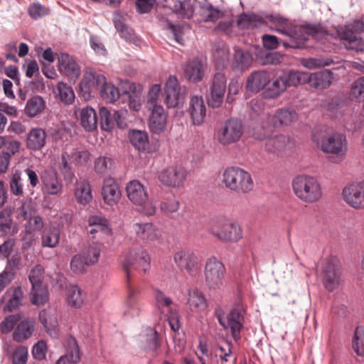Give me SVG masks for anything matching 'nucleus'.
<instances>
[{
  "instance_id": "1",
  "label": "nucleus",
  "mask_w": 364,
  "mask_h": 364,
  "mask_svg": "<svg viewBox=\"0 0 364 364\" xmlns=\"http://www.w3.org/2000/svg\"><path fill=\"white\" fill-rule=\"evenodd\" d=\"M222 176V182L225 188L236 193H247L254 188L250 173L238 166L227 167Z\"/></svg>"
},
{
  "instance_id": "2",
  "label": "nucleus",
  "mask_w": 364,
  "mask_h": 364,
  "mask_svg": "<svg viewBox=\"0 0 364 364\" xmlns=\"http://www.w3.org/2000/svg\"><path fill=\"white\" fill-rule=\"evenodd\" d=\"M292 188L295 196L301 201L313 203L321 196V187L317 179L309 175L296 176L292 181Z\"/></svg>"
},
{
  "instance_id": "3",
  "label": "nucleus",
  "mask_w": 364,
  "mask_h": 364,
  "mask_svg": "<svg viewBox=\"0 0 364 364\" xmlns=\"http://www.w3.org/2000/svg\"><path fill=\"white\" fill-rule=\"evenodd\" d=\"M312 140L324 153L337 156L346 154L347 140L346 135L341 133L315 132L313 133Z\"/></svg>"
},
{
  "instance_id": "4",
  "label": "nucleus",
  "mask_w": 364,
  "mask_h": 364,
  "mask_svg": "<svg viewBox=\"0 0 364 364\" xmlns=\"http://www.w3.org/2000/svg\"><path fill=\"white\" fill-rule=\"evenodd\" d=\"M121 263L125 273L132 271L146 273L150 269L151 257L144 248H134L123 254Z\"/></svg>"
},
{
  "instance_id": "5",
  "label": "nucleus",
  "mask_w": 364,
  "mask_h": 364,
  "mask_svg": "<svg viewBox=\"0 0 364 364\" xmlns=\"http://www.w3.org/2000/svg\"><path fill=\"white\" fill-rule=\"evenodd\" d=\"M211 233L220 240L226 242H237L242 238V230L235 221L230 219H219L210 228Z\"/></svg>"
},
{
  "instance_id": "6",
  "label": "nucleus",
  "mask_w": 364,
  "mask_h": 364,
  "mask_svg": "<svg viewBox=\"0 0 364 364\" xmlns=\"http://www.w3.org/2000/svg\"><path fill=\"white\" fill-rule=\"evenodd\" d=\"M244 134L241 119L230 118L225 120L218 131V140L220 144L228 146L239 141Z\"/></svg>"
},
{
  "instance_id": "7",
  "label": "nucleus",
  "mask_w": 364,
  "mask_h": 364,
  "mask_svg": "<svg viewBox=\"0 0 364 364\" xmlns=\"http://www.w3.org/2000/svg\"><path fill=\"white\" fill-rule=\"evenodd\" d=\"M187 93L186 87H180L175 75H170L166 80L164 87V102L168 108H174L183 105Z\"/></svg>"
},
{
  "instance_id": "8",
  "label": "nucleus",
  "mask_w": 364,
  "mask_h": 364,
  "mask_svg": "<svg viewBox=\"0 0 364 364\" xmlns=\"http://www.w3.org/2000/svg\"><path fill=\"white\" fill-rule=\"evenodd\" d=\"M174 262L182 272L188 273L200 270V264L196 254L190 249H183L174 255Z\"/></svg>"
},
{
  "instance_id": "9",
  "label": "nucleus",
  "mask_w": 364,
  "mask_h": 364,
  "mask_svg": "<svg viewBox=\"0 0 364 364\" xmlns=\"http://www.w3.org/2000/svg\"><path fill=\"white\" fill-rule=\"evenodd\" d=\"M217 318L224 328L230 330L232 337L235 341L240 339L243 316L239 310L232 309L227 316L218 314Z\"/></svg>"
},
{
  "instance_id": "10",
  "label": "nucleus",
  "mask_w": 364,
  "mask_h": 364,
  "mask_svg": "<svg viewBox=\"0 0 364 364\" xmlns=\"http://www.w3.org/2000/svg\"><path fill=\"white\" fill-rule=\"evenodd\" d=\"M104 75L97 73H86L79 85L80 92L85 100L90 99L96 91L100 90L104 82Z\"/></svg>"
},
{
  "instance_id": "11",
  "label": "nucleus",
  "mask_w": 364,
  "mask_h": 364,
  "mask_svg": "<svg viewBox=\"0 0 364 364\" xmlns=\"http://www.w3.org/2000/svg\"><path fill=\"white\" fill-rule=\"evenodd\" d=\"M186 176V171L183 167L171 166L161 171L159 179L164 185L176 188L183 184Z\"/></svg>"
},
{
  "instance_id": "12",
  "label": "nucleus",
  "mask_w": 364,
  "mask_h": 364,
  "mask_svg": "<svg viewBox=\"0 0 364 364\" xmlns=\"http://www.w3.org/2000/svg\"><path fill=\"white\" fill-rule=\"evenodd\" d=\"M206 111V106L201 95L191 96L186 112L189 114L193 125L200 126L204 123Z\"/></svg>"
},
{
  "instance_id": "13",
  "label": "nucleus",
  "mask_w": 364,
  "mask_h": 364,
  "mask_svg": "<svg viewBox=\"0 0 364 364\" xmlns=\"http://www.w3.org/2000/svg\"><path fill=\"white\" fill-rule=\"evenodd\" d=\"M41 274H30L29 280L32 284L31 300L33 305L42 306L49 300V294L47 286L43 283L41 279Z\"/></svg>"
},
{
  "instance_id": "14",
  "label": "nucleus",
  "mask_w": 364,
  "mask_h": 364,
  "mask_svg": "<svg viewBox=\"0 0 364 364\" xmlns=\"http://www.w3.org/2000/svg\"><path fill=\"white\" fill-rule=\"evenodd\" d=\"M267 21L262 12H242L237 16L236 26L240 30L255 29L262 26H267Z\"/></svg>"
},
{
  "instance_id": "15",
  "label": "nucleus",
  "mask_w": 364,
  "mask_h": 364,
  "mask_svg": "<svg viewBox=\"0 0 364 364\" xmlns=\"http://www.w3.org/2000/svg\"><path fill=\"white\" fill-rule=\"evenodd\" d=\"M148 120L149 130L154 134H160L166 129L167 124V114L164 107L159 105H154Z\"/></svg>"
},
{
  "instance_id": "16",
  "label": "nucleus",
  "mask_w": 364,
  "mask_h": 364,
  "mask_svg": "<svg viewBox=\"0 0 364 364\" xmlns=\"http://www.w3.org/2000/svg\"><path fill=\"white\" fill-rule=\"evenodd\" d=\"M58 70L73 82H75L80 74V66L68 53H61L58 58Z\"/></svg>"
},
{
  "instance_id": "17",
  "label": "nucleus",
  "mask_w": 364,
  "mask_h": 364,
  "mask_svg": "<svg viewBox=\"0 0 364 364\" xmlns=\"http://www.w3.org/2000/svg\"><path fill=\"white\" fill-rule=\"evenodd\" d=\"M269 82V73L267 70H255L247 77L245 89L251 93H258Z\"/></svg>"
},
{
  "instance_id": "18",
  "label": "nucleus",
  "mask_w": 364,
  "mask_h": 364,
  "mask_svg": "<svg viewBox=\"0 0 364 364\" xmlns=\"http://www.w3.org/2000/svg\"><path fill=\"white\" fill-rule=\"evenodd\" d=\"M128 198L136 205H143L148 200L146 187L138 180L129 181L126 187Z\"/></svg>"
},
{
  "instance_id": "19",
  "label": "nucleus",
  "mask_w": 364,
  "mask_h": 364,
  "mask_svg": "<svg viewBox=\"0 0 364 364\" xmlns=\"http://www.w3.org/2000/svg\"><path fill=\"white\" fill-rule=\"evenodd\" d=\"M102 196L105 203L109 205L117 203L121 198L119 186L112 177L105 178L102 187Z\"/></svg>"
},
{
  "instance_id": "20",
  "label": "nucleus",
  "mask_w": 364,
  "mask_h": 364,
  "mask_svg": "<svg viewBox=\"0 0 364 364\" xmlns=\"http://www.w3.org/2000/svg\"><path fill=\"white\" fill-rule=\"evenodd\" d=\"M183 74L185 78L192 83L200 82L205 76L202 61L198 58L187 60L184 65Z\"/></svg>"
},
{
  "instance_id": "21",
  "label": "nucleus",
  "mask_w": 364,
  "mask_h": 364,
  "mask_svg": "<svg viewBox=\"0 0 364 364\" xmlns=\"http://www.w3.org/2000/svg\"><path fill=\"white\" fill-rule=\"evenodd\" d=\"M345 201L354 208H364V196L362 187L358 183H352L343 190Z\"/></svg>"
},
{
  "instance_id": "22",
  "label": "nucleus",
  "mask_w": 364,
  "mask_h": 364,
  "mask_svg": "<svg viewBox=\"0 0 364 364\" xmlns=\"http://www.w3.org/2000/svg\"><path fill=\"white\" fill-rule=\"evenodd\" d=\"M199 16V20L205 23L216 22L223 15V13L218 7H215L208 0L200 2L198 9L196 13Z\"/></svg>"
},
{
  "instance_id": "23",
  "label": "nucleus",
  "mask_w": 364,
  "mask_h": 364,
  "mask_svg": "<svg viewBox=\"0 0 364 364\" xmlns=\"http://www.w3.org/2000/svg\"><path fill=\"white\" fill-rule=\"evenodd\" d=\"M333 80V73L330 70L325 69L309 75L306 74V82H307L311 87L323 90L329 87Z\"/></svg>"
},
{
  "instance_id": "24",
  "label": "nucleus",
  "mask_w": 364,
  "mask_h": 364,
  "mask_svg": "<svg viewBox=\"0 0 364 364\" xmlns=\"http://www.w3.org/2000/svg\"><path fill=\"white\" fill-rule=\"evenodd\" d=\"M36 326V321L31 318H26L21 321L14 329L12 337L18 342L22 343L31 337Z\"/></svg>"
},
{
  "instance_id": "25",
  "label": "nucleus",
  "mask_w": 364,
  "mask_h": 364,
  "mask_svg": "<svg viewBox=\"0 0 364 364\" xmlns=\"http://www.w3.org/2000/svg\"><path fill=\"white\" fill-rule=\"evenodd\" d=\"M47 134L41 128H32L27 134L26 145L27 149L32 151L42 149L46 143Z\"/></svg>"
},
{
  "instance_id": "26",
  "label": "nucleus",
  "mask_w": 364,
  "mask_h": 364,
  "mask_svg": "<svg viewBox=\"0 0 364 364\" xmlns=\"http://www.w3.org/2000/svg\"><path fill=\"white\" fill-rule=\"evenodd\" d=\"M289 32V42H282V46L285 48H301L309 40V38L304 33V29L301 28V26L294 22L291 23Z\"/></svg>"
},
{
  "instance_id": "27",
  "label": "nucleus",
  "mask_w": 364,
  "mask_h": 364,
  "mask_svg": "<svg viewBox=\"0 0 364 364\" xmlns=\"http://www.w3.org/2000/svg\"><path fill=\"white\" fill-rule=\"evenodd\" d=\"M65 347L66 354L61 356L56 364H72L79 362L80 354L75 338L73 336L68 337L65 341Z\"/></svg>"
},
{
  "instance_id": "28",
  "label": "nucleus",
  "mask_w": 364,
  "mask_h": 364,
  "mask_svg": "<svg viewBox=\"0 0 364 364\" xmlns=\"http://www.w3.org/2000/svg\"><path fill=\"white\" fill-rule=\"evenodd\" d=\"M88 225L90 228L87 232L90 235L100 233L102 235H112V228L109 227V220L105 217L99 215H91L87 220Z\"/></svg>"
},
{
  "instance_id": "29",
  "label": "nucleus",
  "mask_w": 364,
  "mask_h": 364,
  "mask_svg": "<svg viewBox=\"0 0 364 364\" xmlns=\"http://www.w3.org/2000/svg\"><path fill=\"white\" fill-rule=\"evenodd\" d=\"M8 297L6 304L4 307V311L12 312L23 305V292L21 287H11L6 291L5 294L1 299Z\"/></svg>"
},
{
  "instance_id": "30",
  "label": "nucleus",
  "mask_w": 364,
  "mask_h": 364,
  "mask_svg": "<svg viewBox=\"0 0 364 364\" xmlns=\"http://www.w3.org/2000/svg\"><path fill=\"white\" fill-rule=\"evenodd\" d=\"M86 292L77 285L70 286L66 291V301L68 306L75 309L81 308L87 302Z\"/></svg>"
},
{
  "instance_id": "31",
  "label": "nucleus",
  "mask_w": 364,
  "mask_h": 364,
  "mask_svg": "<svg viewBox=\"0 0 364 364\" xmlns=\"http://www.w3.org/2000/svg\"><path fill=\"white\" fill-rule=\"evenodd\" d=\"M39 320L48 333L53 337L58 336L59 325L56 314L42 310L39 313Z\"/></svg>"
},
{
  "instance_id": "32",
  "label": "nucleus",
  "mask_w": 364,
  "mask_h": 364,
  "mask_svg": "<svg viewBox=\"0 0 364 364\" xmlns=\"http://www.w3.org/2000/svg\"><path fill=\"white\" fill-rule=\"evenodd\" d=\"M80 124L87 132H92L97 127V117L95 110L87 106L80 112Z\"/></svg>"
},
{
  "instance_id": "33",
  "label": "nucleus",
  "mask_w": 364,
  "mask_h": 364,
  "mask_svg": "<svg viewBox=\"0 0 364 364\" xmlns=\"http://www.w3.org/2000/svg\"><path fill=\"white\" fill-rule=\"evenodd\" d=\"M286 90L282 78L280 75L275 77L272 82L266 85L262 91V97L266 100L276 99L279 97Z\"/></svg>"
},
{
  "instance_id": "34",
  "label": "nucleus",
  "mask_w": 364,
  "mask_h": 364,
  "mask_svg": "<svg viewBox=\"0 0 364 364\" xmlns=\"http://www.w3.org/2000/svg\"><path fill=\"white\" fill-rule=\"evenodd\" d=\"M75 196L78 203L87 205L92 200V188L90 183L87 180L76 182Z\"/></svg>"
},
{
  "instance_id": "35",
  "label": "nucleus",
  "mask_w": 364,
  "mask_h": 364,
  "mask_svg": "<svg viewBox=\"0 0 364 364\" xmlns=\"http://www.w3.org/2000/svg\"><path fill=\"white\" fill-rule=\"evenodd\" d=\"M187 304L190 310L196 313L204 311L208 306L203 294L196 289L189 291Z\"/></svg>"
},
{
  "instance_id": "36",
  "label": "nucleus",
  "mask_w": 364,
  "mask_h": 364,
  "mask_svg": "<svg viewBox=\"0 0 364 364\" xmlns=\"http://www.w3.org/2000/svg\"><path fill=\"white\" fill-rule=\"evenodd\" d=\"M252 60L250 52L242 49L235 50L231 67L234 70L244 71L250 68Z\"/></svg>"
},
{
  "instance_id": "37",
  "label": "nucleus",
  "mask_w": 364,
  "mask_h": 364,
  "mask_svg": "<svg viewBox=\"0 0 364 364\" xmlns=\"http://www.w3.org/2000/svg\"><path fill=\"white\" fill-rule=\"evenodd\" d=\"M100 97L107 103H114L119 99L120 92L113 83L107 82L104 76V82L99 90Z\"/></svg>"
},
{
  "instance_id": "38",
  "label": "nucleus",
  "mask_w": 364,
  "mask_h": 364,
  "mask_svg": "<svg viewBox=\"0 0 364 364\" xmlns=\"http://www.w3.org/2000/svg\"><path fill=\"white\" fill-rule=\"evenodd\" d=\"M199 3L198 0H177L173 5V11L183 18L190 19L196 14V8Z\"/></svg>"
},
{
  "instance_id": "39",
  "label": "nucleus",
  "mask_w": 364,
  "mask_h": 364,
  "mask_svg": "<svg viewBox=\"0 0 364 364\" xmlns=\"http://www.w3.org/2000/svg\"><path fill=\"white\" fill-rule=\"evenodd\" d=\"M46 109V102L40 95H35L28 100L24 108L26 116L33 118L43 112Z\"/></svg>"
},
{
  "instance_id": "40",
  "label": "nucleus",
  "mask_w": 364,
  "mask_h": 364,
  "mask_svg": "<svg viewBox=\"0 0 364 364\" xmlns=\"http://www.w3.org/2000/svg\"><path fill=\"white\" fill-rule=\"evenodd\" d=\"M129 138L132 145L140 151H149V136L146 131L132 129L129 131Z\"/></svg>"
},
{
  "instance_id": "41",
  "label": "nucleus",
  "mask_w": 364,
  "mask_h": 364,
  "mask_svg": "<svg viewBox=\"0 0 364 364\" xmlns=\"http://www.w3.org/2000/svg\"><path fill=\"white\" fill-rule=\"evenodd\" d=\"M297 117L296 112L289 108H281L272 116V122L274 127L289 125Z\"/></svg>"
},
{
  "instance_id": "42",
  "label": "nucleus",
  "mask_w": 364,
  "mask_h": 364,
  "mask_svg": "<svg viewBox=\"0 0 364 364\" xmlns=\"http://www.w3.org/2000/svg\"><path fill=\"white\" fill-rule=\"evenodd\" d=\"M42 246L53 248L60 240V230L54 226L46 228L41 235Z\"/></svg>"
},
{
  "instance_id": "43",
  "label": "nucleus",
  "mask_w": 364,
  "mask_h": 364,
  "mask_svg": "<svg viewBox=\"0 0 364 364\" xmlns=\"http://www.w3.org/2000/svg\"><path fill=\"white\" fill-rule=\"evenodd\" d=\"M285 88L291 86H297L306 80V74L295 70H289L280 75Z\"/></svg>"
},
{
  "instance_id": "44",
  "label": "nucleus",
  "mask_w": 364,
  "mask_h": 364,
  "mask_svg": "<svg viewBox=\"0 0 364 364\" xmlns=\"http://www.w3.org/2000/svg\"><path fill=\"white\" fill-rule=\"evenodd\" d=\"M137 237L143 240H154L157 237L155 227L152 223H136L134 225Z\"/></svg>"
},
{
  "instance_id": "45",
  "label": "nucleus",
  "mask_w": 364,
  "mask_h": 364,
  "mask_svg": "<svg viewBox=\"0 0 364 364\" xmlns=\"http://www.w3.org/2000/svg\"><path fill=\"white\" fill-rule=\"evenodd\" d=\"M114 164L112 158L101 155L95 159L94 171L97 175H105L112 169Z\"/></svg>"
},
{
  "instance_id": "46",
  "label": "nucleus",
  "mask_w": 364,
  "mask_h": 364,
  "mask_svg": "<svg viewBox=\"0 0 364 364\" xmlns=\"http://www.w3.org/2000/svg\"><path fill=\"white\" fill-rule=\"evenodd\" d=\"M99 116L101 129L106 132H111L114 127V120L108 109L105 107H100Z\"/></svg>"
},
{
  "instance_id": "47",
  "label": "nucleus",
  "mask_w": 364,
  "mask_h": 364,
  "mask_svg": "<svg viewBox=\"0 0 364 364\" xmlns=\"http://www.w3.org/2000/svg\"><path fill=\"white\" fill-rule=\"evenodd\" d=\"M58 95L62 102L66 105H70L74 102L75 94L71 87L63 82H60L57 85Z\"/></svg>"
},
{
  "instance_id": "48",
  "label": "nucleus",
  "mask_w": 364,
  "mask_h": 364,
  "mask_svg": "<svg viewBox=\"0 0 364 364\" xmlns=\"http://www.w3.org/2000/svg\"><path fill=\"white\" fill-rule=\"evenodd\" d=\"M285 136L282 134L276 135L267 139L265 143V150L270 153H275L285 146Z\"/></svg>"
},
{
  "instance_id": "49",
  "label": "nucleus",
  "mask_w": 364,
  "mask_h": 364,
  "mask_svg": "<svg viewBox=\"0 0 364 364\" xmlns=\"http://www.w3.org/2000/svg\"><path fill=\"white\" fill-rule=\"evenodd\" d=\"M352 346L359 356H364V329L357 327L353 335Z\"/></svg>"
},
{
  "instance_id": "50",
  "label": "nucleus",
  "mask_w": 364,
  "mask_h": 364,
  "mask_svg": "<svg viewBox=\"0 0 364 364\" xmlns=\"http://www.w3.org/2000/svg\"><path fill=\"white\" fill-rule=\"evenodd\" d=\"M70 265L73 273H82L87 271L86 268L90 264L88 262V257H85L83 255H76L73 257Z\"/></svg>"
},
{
  "instance_id": "51",
  "label": "nucleus",
  "mask_w": 364,
  "mask_h": 364,
  "mask_svg": "<svg viewBox=\"0 0 364 364\" xmlns=\"http://www.w3.org/2000/svg\"><path fill=\"white\" fill-rule=\"evenodd\" d=\"M43 181L49 194L55 195L60 192L62 186L59 183L55 173L49 174Z\"/></svg>"
},
{
  "instance_id": "52",
  "label": "nucleus",
  "mask_w": 364,
  "mask_h": 364,
  "mask_svg": "<svg viewBox=\"0 0 364 364\" xmlns=\"http://www.w3.org/2000/svg\"><path fill=\"white\" fill-rule=\"evenodd\" d=\"M21 250L23 251L28 250L36 240V237L31 230V227L25 225V230L21 233Z\"/></svg>"
},
{
  "instance_id": "53",
  "label": "nucleus",
  "mask_w": 364,
  "mask_h": 364,
  "mask_svg": "<svg viewBox=\"0 0 364 364\" xmlns=\"http://www.w3.org/2000/svg\"><path fill=\"white\" fill-rule=\"evenodd\" d=\"M340 267L339 259L333 255H330L322 262V273H338Z\"/></svg>"
},
{
  "instance_id": "54",
  "label": "nucleus",
  "mask_w": 364,
  "mask_h": 364,
  "mask_svg": "<svg viewBox=\"0 0 364 364\" xmlns=\"http://www.w3.org/2000/svg\"><path fill=\"white\" fill-rule=\"evenodd\" d=\"M21 181V172L19 170H16L9 182L11 192L16 196H21L23 194V185Z\"/></svg>"
},
{
  "instance_id": "55",
  "label": "nucleus",
  "mask_w": 364,
  "mask_h": 364,
  "mask_svg": "<svg viewBox=\"0 0 364 364\" xmlns=\"http://www.w3.org/2000/svg\"><path fill=\"white\" fill-rule=\"evenodd\" d=\"M226 82L225 75L221 72H218L215 73L213 76L210 90L225 94L226 90Z\"/></svg>"
},
{
  "instance_id": "56",
  "label": "nucleus",
  "mask_w": 364,
  "mask_h": 364,
  "mask_svg": "<svg viewBox=\"0 0 364 364\" xmlns=\"http://www.w3.org/2000/svg\"><path fill=\"white\" fill-rule=\"evenodd\" d=\"M225 266L215 256L210 257L206 261L205 265V273H223Z\"/></svg>"
},
{
  "instance_id": "57",
  "label": "nucleus",
  "mask_w": 364,
  "mask_h": 364,
  "mask_svg": "<svg viewBox=\"0 0 364 364\" xmlns=\"http://www.w3.org/2000/svg\"><path fill=\"white\" fill-rule=\"evenodd\" d=\"M12 222L11 215L5 210L0 211V236H5L10 232Z\"/></svg>"
},
{
  "instance_id": "58",
  "label": "nucleus",
  "mask_w": 364,
  "mask_h": 364,
  "mask_svg": "<svg viewBox=\"0 0 364 364\" xmlns=\"http://www.w3.org/2000/svg\"><path fill=\"white\" fill-rule=\"evenodd\" d=\"M284 55L279 52H265L261 55L263 65H278L283 60Z\"/></svg>"
},
{
  "instance_id": "59",
  "label": "nucleus",
  "mask_w": 364,
  "mask_h": 364,
  "mask_svg": "<svg viewBox=\"0 0 364 364\" xmlns=\"http://www.w3.org/2000/svg\"><path fill=\"white\" fill-rule=\"evenodd\" d=\"M69 158L70 156L66 151L61 154V165L60 166V170L65 180L72 179L74 176V173L72 171L71 164L68 162Z\"/></svg>"
},
{
  "instance_id": "60",
  "label": "nucleus",
  "mask_w": 364,
  "mask_h": 364,
  "mask_svg": "<svg viewBox=\"0 0 364 364\" xmlns=\"http://www.w3.org/2000/svg\"><path fill=\"white\" fill-rule=\"evenodd\" d=\"M20 319L19 315L11 314L6 316L1 323H0V331L3 334H7L10 333L15 325L17 323L18 321Z\"/></svg>"
},
{
  "instance_id": "61",
  "label": "nucleus",
  "mask_w": 364,
  "mask_h": 364,
  "mask_svg": "<svg viewBox=\"0 0 364 364\" xmlns=\"http://www.w3.org/2000/svg\"><path fill=\"white\" fill-rule=\"evenodd\" d=\"M29 16L33 19H38L49 14V9L40 3H33L28 9Z\"/></svg>"
},
{
  "instance_id": "62",
  "label": "nucleus",
  "mask_w": 364,
  "mask_h": 364,
  "mask_svg": "<svg viewBox=\"0 0 364 364\" xmlns=\"http://www.w3.org/2000/svg\"><path fill=\"white\" fill-rule=\"evenodd\" d=\"M262 42L264 48L271 50L277 48L279 44L282 45V42L285 41L282 40L279 41L274 35L264 34L262 36Z\"/></svg>"
},
{
  "instance_id": "63",
  "label": "nucleus",
  "mask_w": 364,
  "mask_h": 364,
  "mask_svg": "<svg viewBox=\"0 0 364 364\" xmlns=\"http://www.w3.org/2000/svg\"><path fill=\"white\" fill-rule=\"evenodd\" d=\"M14 364H26L28 360V348L23 346H18L12 355Z\"/></svg>"
},
{
  "instance_id": "64",
  "label": "nucleus",
  "mask_w": 364,
  "mask_h": 364,
  "mask_svg": "<svg viewBox=\"0 0 364 364\" xmlns=\"http://www.w3.org/2000/svg\"><path fill=\"white\" fill-rule=\"evenodd\" d=\"M224 96V93L210 90V92L207 95V103L208 106L213 108L220 107L223 104Z\"/></svg>"
}]
</instances>
